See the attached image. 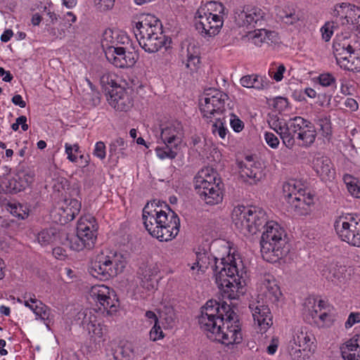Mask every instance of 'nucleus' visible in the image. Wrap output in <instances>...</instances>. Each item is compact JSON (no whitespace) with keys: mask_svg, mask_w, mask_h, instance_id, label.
<instances>
[{"mask_svg":"<svg viewBox=\"0 0 360 360\" xmlns=\"http://www.w3.org/2000/svg\"><path fill=\"white\" fill-rule=\"evenodd\" d=\"M93 154L100 160H103L106 155L105 143L102 141L97 142L95 145Z\"/></svg>","mask_w":360,"mask_h":360,"instance_id":"13d9d810","label":"nucleus"},{"mask_svg":"<svg viewBox=\"0 0 360 360\" xmlns=\"http://www.w3.org/2000/svg\"><path fill=\"white\" fill-rule=\"evenodd\" d=\"M163 333L160 326L158 323H155L153 327L150 331V339L153 341H156L163 338Z\"/></svg>","mask_w":360,"mask_h":360,"instance_id":"680f3d73","label":"nucleus"},{"mask_svg":"<svg viewBox=\"0 0 360 360\" xmlns=\"http://www.w3.org/2000/svg\"><path fill=\"white\" fill-rule=\"evenodd\" d=\"M11 212L13 214L16 215L20 219H25V217H27L28 214L24 212L22 210V206L20 204L18 205H10Z\"/></svg>","mask_w":360,"mask_h":360,"instance_id":"0e129e2a","label":"nucleus"},{"mask_svg":"<svg viewBox=\"0 0 360 360\" xmlns=\"http://www.w3.org/2000/svg\"><path fill=\"white\" fill-rule=\"evenodd\" d=\"M179 150V147L171 144L164 143L162 146H158L155 149L156 155L160 159H174Z\"/></svg>","mask_w":360,"mask_h":360,"instance_id":"c9c22d12","label":"nucleus"},{"mask_svg":"<svg viewBox=\"0 0 360 360\" xmlns=\"http://www.w3.org/2000/svg\"><path fill=\"white\" fill-rule=\"evenodd\" d=\"M297 197L290 201V209L298 215H306L309 213L310 206L313 204V198L310 194L306 195L305 191L297 193Z\"/></svg>","mask_w":360,"mask_h":360,"instance_id":"5701e85b","label":"nucleus"},{"mask_svg":"<svg viewBox=\"0 0 360 360\" xmlns=\"http://www.w3.org/2000/svg\"><path fill=\"white\" fill-rule=\"evenodd\" d=\"M87 330H89V333H92L94 335L98 337H102L103 332L102 328L100 326V324H96L92 321H89V322L87 323Z\"/></svg>","mask_w":360,"mask_h":360,"instance_id":"e2e57ef3","label":"nucleus"},{"mask_svg":"<svg viewBox=\"0 0 360 360\" xmlns=\"http://www.w3.org/2000/svg\"><path fill=\"white\" fill-rule=\"evenodd\" d=\"M229 122L231 127L236 132H240L244 127L243 122L233 113H230Z\"/></svg>","mask_w":360,"mask_h":360,"instance_id":"5fc2aeb1","label":"nucleus"},{"mask_svg":"<svg viewBox=\"0 0 360 360\" xmlns=\"http://www.w3.org/2000/svg\"><path fill=\"white\" fill-rule=\"evenodd\" d=\"M313 169L323 181L335 178V170L330 160L326 156H316L313 160Z\"/></svg>","mask_w":360,"mask_h":360,"instance_id":"aec40b11","label":"nucleus"},{"mask_svg":"<svg viewBox=\"0 0 360 360\" xmlns=\"http://www.w3.org/2000/svg\"><path fill=\"white\" fill-rule=\"evenodd\" d=\"M187 63L186 67L191 70L197 69L200 63L199 47L194 44H189L187 47Z\"/></svg>","mask_w":360,"mask_h":360,"instance_id":"2f4dec72","label":"nucleus"},{"mask_svg":"<svg viewBox=\"0 0 360 360\" xmlns=\"http://www.w3.org/2000/svg\"><path fill=\"white\" fill-rule=\"evenodd\" d=\"M25 299V305L27 307H29L30 303H34L35 308L34 309L37 311H40L41 310V308H43V303L37 300L34 295H32L31 293H26L24 295Z\"/></svg>","mask_w":360,"mask_h":360,"instance_id":"603ef678","label":"nucleus"},{"mask_svg":"<svg viewBox=\"0 0 360 360\" xmlns=\"http://www.w3.org/2000/svg\"><path fill=\"white\" fill-rule=\"evenodd\" d=\"M43 307H44L41 308V310L39 311L34 309V304L30 303L29 308L36 314L37 316H39L40 319L44 320L46 319H48L49 313L48 307L44 304H43Z\"/></svg>","mask_w":360,"mask_h":360,"instance_id":"052dcab7","label":"nucleus"},{"mask_svg":"<svg viewBox=\"0 0 360 360\" xmlns=\"http://www.w3.org/2000/svg\"><path fill=\"white\" fill-rule=\"evenodd\" d=\"M360 322V313L359 312H352L348 316L347 321L345 322V328H351L355 323Z\"/></svg>","mask_w":360,"mask_h":360,"instance_id":"69168bd1","label":"nucleus"},{"mask_svg":"<svg viewBox=\"0 0 360 360\" xmlns=\"http://www.w3.org/2000/svg\"><path fill=\"white\" fill-rule=\"evenodd\" d=\"M333 47L338 64L345 70H352V65L349 63V58L354 53L352 46L345 43L335 41Z\"/></svg>","mask_w":360,"mask_h":360,"instance_id":"412c9836","label":"nucleus"},{"mask_svg":"<svg viewBox=\"0 0 360 360\" xmlns=\"http://www.w3.org/2000/svg\"><path fill=\"white\" fill-rule=\"evenodd\" d=\"M215 122H213L212 124V131L214 134H218L219 137L222 139H224L226 134L227 129L224 127V124L226 122V117H215Z\"/></svg>","mask_w":360,"mask_h":360,"instance_id":"a18cd8bd","label":"nucleus"},{"mask_svg":"<svg viewBox=\"0 0 360 360\" xmlns=\"http://www.w3.org/2000/svg\"><path fill=\"white\" fill-rule=\"evenodd\" d=\"M160 210H158L157 209H153V205L151 204L149 205L148 203L143 207V214H142V219L143 221V224L146 228V229L148 231V233L152 236V227L155 228L156 226V221H151V226H150V223L148 221V218L151 216H153L154 218H156L158 215H159Z\"/></svg>","mask_w":360,"mask_h":360,"instance_id":"473e14b6","label":"nucleus"},{"mask_svg":"<svg viewBox=\"0 0 360 360\" xmlns=\"http://www.w3.org/2000/svg\"><path fill=\"white\" fill-rule=\"evenodd\" d=\"M270 127L274 129L283 141V134L285 132L287 122L281 120L276 115H272L268 120Z\"/></svg>","mask_w":360,"mask_h":360,"instance_id":"c03bdc74","label":"nucleus"},{"mask_svg":"<svg viewBox=\"0 0 360 360\" xmlns=\"http://www.w3.org/2000/svg\"><path fill=\"white\" fill-rule=\"evenodd\" d=\"M345 19L347 23L354 24V20L360 17V8L349 4Z\"/></svg>","mask_w":360,"mask_h":360,"instance_id":"8fccbe9b","label":"nucleus"},{"mask_svg":"<svg viewBox=\"0 0 360 360\" xmlns=\"http://www.w3.org/2000/svg\"><path fill=\"white\" fill-rule=\"evenodd\" d=\"M224 8L222 4L216 1H209L200 7L195 15V26L198 32L203 35L205 30L210 26V20L214 12L221 13Z\"/></svg>","mask_w":360,"mask_h":360,"instance_id":"f8f14e48","label":"nucleus"},{"mask_svg":"<svg viewBox=\"0 0 360 360\" xmlns=\"http://www.w3.org/2000/svg\"><path fill=\"white\" fill-rule=\"evenodd\" d=\"M134 33L140 46L155 35L153 33L150 34L145 32H134Z\"/></svg>","mask_w":360,"mask_h":360,"instance_id":"338daca9","label":"nucleus"},{"mask_svg":"<svg viewBox=\"0 0 360 360\" xmlns=\"http://www.w3.org/2000/svg\"><path fill=\"white\" fill-rule=\"evenodd\" d=\"M341 354L344 360H360V334L346 342Z\"/></svg>","mask_w":360,"mask_h":360,"instance_id":"393cba45","label":"nucleus"},{"mask_svg":"<svg viewBox=\"0 0 360 360\" xmlns=\"http://www.w3.org/2000/svg\"><path fill=\"white\" fill-rule=\"evenodd\" d=\"M160 138L163 143L179 147L184 138V129L181 123L175 121L162 127Z\"/></svg>","mask_w":360,"mask_h":360,"instance_id":"f3484780","label":"nucleus"},{"mask_svg":"<svg viewBox=\"0 0 360 360\" xmlns=\"http://www.w3.org/2000/svg\"><path fill=\"white\" fill-rule=\"evenodd\" d=\"M115 77V75L110 74L109 72H104L100 77L101 84L105 89V91L107 94H108V89H111L112 88H115V86H120L117 84V82L114 79Z\"/></svg>","mask_w":360,"mask_h":360,"instance_id":"09e8293b","label":"nucleus"},{"mask_svg":"<svg viewBox=\"0 0 360 360\" xmlns=\"http://www.w3.org/2000/svg\"><path fill=\"white\" fill-rule=\"evenodd\" d=\"M224 258L221 259L220 264L223 266L220 270L217 264L218 259L214 257V264L212 266L214 271L215 282L221 290L222 296L230 300L238 297L240 289H242L244 281L239 276V271L235 263H224Z\"/></svg>","mask_w":360,"mask_h":360,"instance_id":"f03ea898","label":"nucleus"},{"mask_svg":"<svg viewBox=\"0 0 360 360\" xmlns=\"http://www.w3.org/2000/svg\"><path fill=\"white\" fill-rule=\"evenodd\" d=\"M168 212L160 210L159 215L154 218L151 216L148 221H156V227H152V236L158 238L160 241H169L174 238L179 232L180 219L178 215L172 211L169 205H166Z\"/></svg>","mask_w":360,"mask_h":360,"instance_id":"39448f33","label":"nucleus"},{"mask_svg":"<svg viewBox=\"0 0 360 360\" xmlns=\"http://www.w3.org/2000/svg\"><path fill=\"white\" fill-rule=\"evenodd\" d=\"M131 53H128L121 55H115L112 51H105V56L108 60L113 64L115 66L120 68H127L132 66L135 63V60L131 58L130 55Z\"/></svg>","mask_w":360,"mask_h":360,"instance_id":"bb28decb","label":"nucleus"},{"mask_svg":"<svg viewBox=\"0 0 360 360\" xmlns=\"http://www.w3.org/2000/svg\"><path fill=\"white\" fill-rule=\"evenodd\" d=\"M81 209V203L76 199H72L68 206L63 210V212L66 214V218L68 221H72L77 215Z\"/></svg>","mask_w":360,"mask_h":360,"instance_id":"de8ad7c7","label":"nucleus"},{"mask_svg":"<svg viewBox=\"0 0 360 360\" xmlns=\"http://www.w3.org/2000/svg\"><path fill=\"white\" fill-rule=\"evenodd\" d=\"M167 41V39L165 35H164L163 33H160V34L158 35H153L140 46L146 52L155 53L162 46H166Z\"/></svg>","mask_w":360,"mask_h":360,"instance_id":"cd10ccee","label":"nucleus"},{"mask_svg":"<svg viewBox=\"0 0 360 360\" xmlns=\"http://www.w3.org/2000/svg\"><path fill=\"white\" fill-rule=\"evenodd\" d=\"M207 336L211 340L226 345L240 343L243 336L237 314L233 311H231L224 319V323L217 326L211 333H207Z\"/></svg>","mask_w":360,"mask_h":360,"instance_id":"0eeeda50","label":"nucleus"},{"mask_svg":"<svg viewBox=\"0 0 360 360\" xmlns=\"http://www.w3.org/2000/svg\"><path fill=\"white\" fill-rule=\"evenodd\" d=\"M332 27L330 25L329 22L325 24V25L321 28L322 37L326 41H328L331 36L333 35Z\"/></svg>","mask_w":360,"mask_h":360,"instance_id":"774afa93","label":"nucleus"},{"mask_svg":"<svg viewBox=\"0 0 360 360\" xmlns=\"http://www.w3.org/2000/svg\"><path fill=\"white\" fill-rule=\"evenodd\" d=\"M349 4L342 3L341 4H337L334 6V9L332 12V15L333 17H340L342 18H345L346 11L347 10Z\"/></svg>","mask_w":360,"mask_h":360,"instance_id":"6e6d98bb","label":"nucleus"},{"mask_svg":"<svg viewBox=\"0 0 360 360\" xmlns=\"http://www.w3.org/2000/svg\"><path fill=\"white\" fill-rule=\"evenodd\" d=\"M266 143L272 148H276L279 145L278 137L271 132H266L264 134Z\"/></svg>","mask_w":360,"mask_h":360,"instance_id":"bf43d9fd","label":"nucleus"},{"mask_svg":"<svg viewBox=\"0 0 360 360\" xmlns=\"http://www.w3.org/2000/svg\"><path fill=\"white\" fill-rule=\"evenodd\" d=\"M288 352L292 360H305L309 359L314 352L309 349H305V351H304V348L302 347L288 343Z\"/></svg>","mask_w":360,"mask_h":360,"instance_id":"4c0bfd02","label":"nucleus"},{"mask_svg":"<svg viewBox=\"0 0 360 360\" xmlns=\"http://www.w3.org/2000/svg\"><path fill=\"white\" fill-rule=\"evenodd\" d=\"M54 233L52 230H43L38 234V241L41 245H46L53 241Z\"/></svg>","mask_w":360,"mask_h":360,"instance_id":"3c124183","label":"nucleus"},{"mask_svg":"<svg viewBox=\"0 0 360 360\" xmlns=\"http://www.w3.org/2000/svg\"><path fill=\"white\" fill-rule=\"evenodd\" d=\"M260 248L263 259L271 263L279 261L289 252L285 231L276 222L267 224L261 236Z\"/></svg>","mask_w":360,"mask_h":360,"instance_id":"f257e3e1","label":"nucleus"},{"mask_svg":"<svg viewBox=\"0 0 360 360\" xmlns=\"http://www.w3.org/2000/svg\"><path fill=\"white\" fill-rule=\"evenodd\" d=\"M304 189L298 188L296 182L293 180L284 183L283 185V197L289 204L294 197L298 195L297 193L303 192Z\"/></svg>","mask_w":360,"mask_h":360,"instance_id":"e433bc0d","label":"nucleus"},{"mask_svg":"<svg viewBox=\"0 0 360 360\" xmlns=\"http://www.w3.org/2000/svg\"><path fill=\"white\" fill-rule=\"evenodd\" d=\"M319 79L320 84L324 86H329L335 84V78L330 73L321 74Z\"/></svg>","mask_w":360,"mask_h":360,"instance_id":"4d7b16f0","label":"nucleus"},{"mask_svg":"<svg viewBox=\"0 0 360 360\" xmlns=\"http://www.w3.org/2000/svg\"><path fill=\"white\" fill-rule=\"evenodd\" d=\"M134 32H145L157 35L162 33L160 21L153 15H147L142 20L135 22L133 26Z\"/></svg>","mask_w":360,"mask_h":360,"instance_id":"b1692460","label":"nucleus"},{"mask_svg":"<svg viewBox=\"0 0 360 360\" xmlns=\"http://www.w3.org/2000/svg\"><path fill=\"white\" fill-rule=\"evenodd\" d=\"M96 231V226L91 221L86 224L82 219L77 227V236L71 239V248L76 251L92 249L97 238Z\"/></svg>","mask_w":360,"mask_h":360,"instance_id":"9d476101","label":"nucleus"},{"mask_svg":"<svg viewBox=\"0 0 360 360\" xmlns=\"http://www.w3.org/2000/svg\"><path fill=\"white\" fill-rule=\"evenodd\" d=\"M343 180L347 186L348 191L351 193V195L356 198H360L359 180L349 174L345 175Z\"/></svg>","mask_w":360,"mask_h":360,"instance_id":"79ce46f5","label":"nucleus"},{"mask_svg":"<svg viewBox=\"0 0 360 360\" xmlns=\"http://www.w3.org/2000/svg\"><path fill=\"white\" fill-rule=\"evenodd\" d=\"M91 297L103 307L108 313L116 311V295L115 291L104 285L93 286L90 291Z\"/></svg>","mask_w":360,"mask_h":360,"instance_id":"ddd939ff","label":"nucleus"},{"mask_svg":"<svg viewBox=\"0 0 360 360\" xmlns=\"http://www.w3.org/2000/svg\"><path fill=\"white\" fill-rule=\"evenodd\" d=\"M0 188L4 193L10 194L17 193L25 190L15 176L10 179H4L0 185Z\"/></svg>","mask_w":360,"mask_h":360,"instance_id":"a19ab883","label":"nucleus"},{"mask_svg":"<svg viewBox=\"0 0 360 360\" xmlns=\"http://www.w3.org/2000/svg\"><path fill=\"white\" fill-rule=\"evenodd\" d=\"M220 180L216 184H212L210 186L202 185L195 187L197 193L202 200L206 204L214 205L221 202L223 200V194L219 186Z\"/></svg>","mask_w":360,"mask_h":360,"instance_id":"a211bd4d","label":"nucleus"},{"mask_svg":"<svg viewBox=\"0 0 360 360\" xmlns=\"http://www.w3.org/2000/svg\"><path fill=\"white\" fill-rule=\"evenodd\" d=\"M255 325L257 324L258 332L265 333L273 324L272 314L267 304L260 300L252 301L249 304Z\"/></svg>","mask_w":360,"mask_h":360,"instance_id":"9b49d317","label":"nucleus"},{"mask_svg":"<svg viewBox=\"0 0 360 360\" xmlns=\"http://www.w3.org/2000/svg\"><path fill=\"white\" fill-rule=\"evenodd\" d=\"M316 131L314 126H311V128H308L307 130L302 131V133H298L297 139L302 141V145L304 146H311L316 139Z\"/></svg>","mask_w":360,"mask_h":360,"instance_id":"49530a36","label":"nucleus"},{"mask_svg":"<svg viewBox=\"0 0 360 360\" xmlns=\"http://www.w3.org/2000/svg\"><path fill=\"white\" fill-rule=\"evenodd\" d=\"M264 285L266 288L264 292L266 298L273 303L278 302L282 294L276 281L266 280Z\"/></svg>","mask_w":360,"mask_h":360,"instance_id":"72a5a7b5","label":"nucleus"},{"mask_svg":"<svg viewBox=\"0 0 360 360\" xmlns=\"http://www.w3.org/2000/svg\"><path fill=\"white\" fill-rule=\"evenodd\" d=\"M229 96L218 89H207L205 97L200 99V110L204 118L212 122V118L217 117L225 111V102Z\"/></svg>","mask_w":360,"mask_h":360,"instance_id":"6e6552de","label":"nucleus"},{"mask_svg":"<svg viewBox=\"0 0 360 360\" xmlns=\"http://www.w3.org/2000/svg\"><path fill=\"white\" fill-rule=\"evenodd\" d=\"M334 227L341 240L360 247V219L356 220L350 215L341 216L335 220Z\"/></svg>","mask_w":360,"mask_h":360,"instance_id":"1a4fd4ad","label":"nucleus"},{"mask_svg":"<svg viewBox=\"0 0 360 360\" xmlns=\"http://www.w3.org/2000/svg\"><path fill=\"white\" fill-rule=\"evenodd\" d=\"M239 165L240 179L250 185L257 184L264 176L261 164L253 162L251 156H248L246 161Z\"/></svg>","mask_w":360,"mask_h":360,"instance_id":"2eb2a0df","label":"nucleus"},{"mask_svg":"<svg viewBox=\"0 0 360 360\" xmlns=\"http://www.w3.org/2000/svg\"><path fill=\"white\" fill-rule=\"evenodd\" d=\"M124 267L125 262L121 254L116 252L109 254L101 252L91 262L90 272L93 276L107 281L122 272Z\"/></svg>","mask_w":360,"mask_h":360,"instance_id":"20e7f679","label":"nucleus"},{"mask_svg":"<svg viewBox=\"0 0 360 360\" xmlns=\"http://www.w3.org/2000/svg\"><path fill=\"white\" fill-rule=\"evenodd\" d=\"M210 22V26L206 30H205L202 36H215L219 32V30L223 25L222 18L217 14V12H214Z\"/></svg>","mask_w":360,"mask_h":360,"instance_id":"58836bf2","label":"nucleus"},{"mask_svg":"<svg viewBox=\"0 0 360 360\" xmlns=\"http://www.w3.org/2000/svg\"><path fill=\"white\" fill-rule=\"evenodd\" d=\"M321 274L335 284L345 283L349 275L346 266L338 263L325 265L321 270Z\"/></svg>","mask_w":360,"mask_h":360,"instance_id":"6ab92c4d","label":"nucleus"},{"mask_svg":"<svg viewBox=\"0 0 360 360\" xmlns=\"http://www.w3.org/2000/svg\"><path fill=\"white\" fill-rule=\"evenodd\" d=\"M312 337L313 335L309 333L306 328L301 327L295 331L292 338L290 340L289 343L302 347L304 351L309 349L314 352V342L311 341Z\"/></svg>","mask_w":360,"mask_h":360,"instance_id":"a878e982","label":"nucleus"},{"mask_svg":"<svg viewBox=\"0 0 360 360\" xmlns=\"http://www.w3.org/2000/svg\"><path fill=\"white\" fill-rule=\"evenodd\" d=\"M240 84L246 88H255L257 89H263L266 85L263 79L257 75H250L243 76L240 79Z\"/></svg>","mask_w":360,"mask_h":360,"instance_id":"f704fd0d","label":"nucleus"},{"mask_svg":"<svg viewBox=\"0 0 360 360\" xmlns=\"http://www.w3.org/2000/svg\"><path fill=\"white\" fill-rule=\"evenodd\" d=\"M303 123L307 122L306 120L302 117H295L287 122L285 132L283 134V144L288 148L290 149L295 146V134L298 132Z\"/></svg>","mask_w":360,"mask_h":360,"instance_id":"4be33fe9","label":"nucleus"},{"mask_svg":"<svg viewBox=\"0 0 360 360\" xmlns=\"http://www.w3.org/2000/svg\"><path fill=\"white\" fill-rule=\"evenodd\" d=\"M233 311L230 305L223 302L220 304L215 300H208L201 308V314L198 316L200 328L206 333H211L217 326L224 323L227 314Z\"/></svg>","mask_w":360,"mask_h":360,"instance_id":"423d86ee","label":"nucleus"},{"mask_svg":"<svg viewBox=\"0 0 360 360\" xmlns=\"http://www.w3.org/2000/svg\"><path fill=\"white\" fill-rule=\"evenodd\" d=\"M232 220L236 227L244 233L255 234L266 229L268 221L265 211L259 207L238 206L232 212Z\"/></svg>","mask_w":360,"mask_h":360,"instance_id":"7ed1b4c3","label":"nucleus"},{"mask_svg":"<svg viewBox=\"0 0 360 360\" xmlns=\"http://www.w3.org/2000/svg\"><path fill=\"white\" fill-rule=\"evenodd\" d=\"M264 12L259 8H246L243 10L237 9L234 12V20L239 27L248 30L256 28L264 18Z\"/></svg>","mask_w":360,"mask_h":360,"instance_id":"4468645a","label":"nucleus"},{"mask_svg":"<svg viewBox=\"0 0 360 360\" xmlns=\"http://www.w3.org/2000/svg\"><path fill=\"white\" fill-rule=\"evenodd\" d=\"M187 63L186 67L191 70L197 69L200 63L199 47L194 44H189L187 47Z\"/></svg>","mask_w":360,"mask_h":360,"instance_id":"7c9ffc66","label":"nucleus"},{"mask_svg":"<svg viewBox=\"0 0 360 360\" xmlns=\"http://www.w3.org/2000/svg\"><path fill=\"white\" fill-rule=\"evenodd\" d=\"M318 130L321 133L322 136L329 139L332 135V127L329 117L324 116L320 117L316 120Z\"/></svg>","mask_w":360,"mask_h":360,"instance_id":"37998d69","label":"nucleus"},{"mask_svg":"<svg viewBox=\"0 0 360 360\" xmlns=\"http://www.w3.org/2000/svg\"><path fill=\"white\" fill-rule=\"evenodd\" d=\"M135 356V351L131 342H126L120 345L113 352L115 360H132Z\"/></svg>","mask_w":360,"mask_h":360,"instance_id":"c756f323","label":"nucleus"},{"mask_svg":"<svg viewBox=\"0 0 360 360\" xmlns=\"http://www.w3.org/2000/svg\"><path fill=\"white\" fill-rule=\"evenodd\" d=\"M108 101L109 104L118 111H127L133 105L132 98L128 91L121 86L108 89Z\"/></svg>","mask_w":360,"mask_h":360,"instance_id":"dca6fc26","label":"nucleus"},{"mask_svg":"<svg viewBox=\"0 0 360 360\" xmlns=\"http://www.w3.org/2000/svg\"><path fill=\"white\" fill-rule=\"evenodd\" d=\"M217 176V173L209 168L202 169L194 179L195 187L216 184Z\"/></svg>","mask_w":360,"mask_h":360,"instance_id":"c85d7f7f","label":"nucleus"},{"mask_svg":"<svg viewBox=\"0 0 360 360\" xmlns=\"http://www.w3.org/2000/svg\"><path fill=\"white\" fill-rule=\"evenodd\" d=\"M89 84L91 86V93H87L84 96V99L86 102L93 105L98 104L100 99L98 97V93L92 88L91 83L89 81Z\"/></svg>","mask_w":360,"mask_h":360,"instance_id":"864d4df0","label":"nucleus"},{"mask_svg":"<svg viewBox=\"0 0 360 360\" xmlns=\"http://www.w3.org/2000/svg\"><path fill=\"white\" fill-rule=\"evenodd\" d=\"M15 177L25 189L34 181V173L30 169H18Z\"/></svg>","mask_w":360,"mask_h":360,"instance_id":"ea45409f","label":"nucleus"}]
</instances>
